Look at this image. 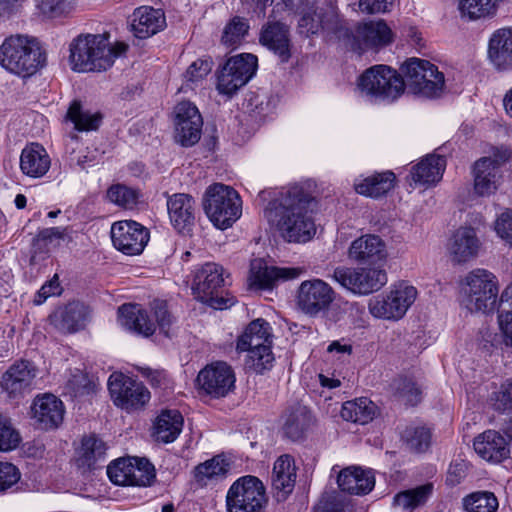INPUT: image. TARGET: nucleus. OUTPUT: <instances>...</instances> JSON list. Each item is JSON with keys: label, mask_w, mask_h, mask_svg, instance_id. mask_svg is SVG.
I'll use <instances>...</instances> for the list:
<instances>
[{"label": "nucleus", "mask_w": 512, "mask_h": 512, "mask_svg": "<svg viewBox=\"0 0 512 512\" xmlns=\"http://www.w3.org/2000/svg\"><path fill=\"white\" fill-rule=\"evenodd\" d=\"M313 196L304 184L283 188L264 210V216L281 237L288 242H307L316 233V226L309 209Z\"/></svg>", "instance_id": "obj_1"}, {"label": "nucleus", "mask_w": 512, "mask_h": 512, "mask_svg": "<svg viewBox=\"0 0 512 512\" xmlns=\"http://www.w3.org/2000/svg\"><path fill=\"white\" fill-rule=\"evenodd\" d=\"M126 49L125 44H119L116 48L110 47L104 35H80L70 44L71 68L77 72L105 71Z\"/></svg>", "instance_id": "obj_2"}, {"label": "nucleus", "mask_w": 512, "mask_h": 512, "mask_svg": "<svg viewBox=\"0 0 512 512\" xmlns=\"http://www.w3.org/2000/svg\"><path fill=\"white\" fill-rule=\"evenodd\" d=\"M45 62L46 54L36 38L11 35L0 46V65L18 76L35 74Z\"/></svg>", "instance_id": "obj_3"}, {"label": "nucleus", "mask_w": 512, "mask_h": 512, "mask_svg": "<svg viewBox=\"0 0 512 512\" xmlns=\"http://www.w3.org/2000/svg\"><path fill=\"white\" fill-rule=\"evenodd\" d=\"M272 329L270 324L258 318L249 323L237 340V350L248 352L246 368L256 374L270 370L274 363L272 352Z\"/></svg>", "instance_id": "obj_4"}, {"label": "nucleus", "mask_w": 512, "mask_h": 512, "mask_svg": "<svg viewBox=\"0 0 512 512\" xmlns=\"http://www.w3.org/2000/svg\"><path fill=\"white\" fill-rule=\"evenodd\" d=\"M360 95L371 103H393L405 91L401 74L387 65H374L357 80Z\"/></svg>", "instance_id": "obj_5"}, {"label": "nucleus", "mask_w": 512, "mask_h": 512, "mask_svg": "<svg viewBox=\"0 0 512 512\" xmlns=\"http://www.w3.org/2000/svg\"><path fill=\"white\" fill-rule=\"evenodd\" d=\"M462 302L470 312H491L498 296L497 277L488 270L474 269L461 285Z\"/></svg>", "instance_id": "obj_6"}, {"label": "nucleus", "mask_w": 512, "mask_h": 512, "mask_svg": "<svg viewBox=\"0 0 512 512\" xmlns=\"http://www.w3.org/2000/svg\"><path fill=\"white\" fill-rule=\"evenodd\" d=\"M203 208L211 222L220 229L231 227L242 213V203L237 191L220 183L206 189Z\"/></svg>", "instance_id": "obj_7"}, {"label": "nucleus", "mask_w": 512, "mask_h": 512, "mask_svg": "<svg viewBox=\"0 0 512 512\" xmlns=\"http://www.w3.org/2000/svg\"><path fill=\"white\" fill-rule=\"evenodd\" d=\"M224 269L216 263H205L194 272L192 291L195 298L214 309H227L235 303L233 296H224Z\"/></svg>", "instance_id": "obj_8"}, {"label": "nucleus", "mask_w": 512, "mask_h": 512, "mask_svg": "<svg viewBox=\"0 0 512 512\" xmlns=\"http://www.w3.org/2000/svg\"><path fill=\"white\" fill-rule=\"evenodd\" d=\"M401 71L405 88L411 93L425 98L441 95L445 85L444 75L428 60L410 58L401 66Z\"/></svg>", "instance_id": "obj_9"}, {"label": "nucleus", "mask_w": 512, "mask_h": 512, "mask_svg": "<svg viewBox=\"0 0 512 512\" xmlns=\"http://www.w3.org/2000/svg\"><path fill=\"white\" fill-rule=\"evenodd\" d=\"M298 9L301 15L298 21L300 34L310 36L323 32L340 41L345 20L340 17L335 7L331 5L318 7L316 0H306V4Z\"/></svg>", "instance_id": "obj_10"}, {"label": "nucleus", "mask_w": 512, "mask_h": 512, "mask_svg": "<svg viewBox=\"0 0 512 512\" xmlns=\"http://www.w3.org/2000/svg\"><path fill=\"white\" fill-rule=\"evenodd\" d=\"M341 31L340 41L357 53L392 42V31L383 20L357 23L353 27L345 20Z\"/></svg>", "instance_id": "obj_11"}, {"label": "nucleus", "mask_w": 512, "mask_h": 512, "mask_svg": "<svg viewBox=\"0 0 512 512\" xmlns=\"http://www.w3.org/2000/svg\"><path fill=\"white\" fill-rule=\"evenodd\" d=\"M266 503L265 487L252 475L238 478L226 495L227 512H261Z\"/></svg>", "instance_id": "obj_12"}, {"label": "nucleus", "mask_w": 512, "mask_h": 512, "mask_svg": "<svg viewBox=\"0 0 512 512\" xmlns=\"http://www.w3.org/2000/svg\"><path fill=\"white\" fill-rule=\"evenodd\" d=\"M337 267L332 279L340 286L357 295L379 291L387 283V274L380 267Z\"/></svg>", "instance_id": "obj_13"}, {"label": "nucleus", "mask_w": 512, "mask_h": 512, "mask_svg": "<svg viewBox=\"0 0 512 512\" xmlns=\"http://www.w3.org/2000/svg\"><path fill=\"white\" fill-rule=\"evenodd\" d=\"M256 69L257 57L253 54H239L230 57L218 73V92L232 96L253 77Z\"/></svg>", "instance_id": "obj_14"}, {"label": "nucleus", "mask_w": 512, "mask_h": 512, "mask_svg": "<svg viewBox=\"0 0 512 512\" xmlns=\"http://www.w3.org/2000/svg\"><path fill=\"white\" fill-rule=\"evenodd\" d=\"M108 390L114 404L126 411L141 409L150 399V392L142 383L122 373L110 375Z\"/></svg>", "instance_id": "obj_15"}, {"label": "nucleus", "mask_w": 512, "mask_h": 512, "mask_svg": "<svg viewBox=\"0 0 512 512\" xmlns=\"http://www.w3.org/2000/svg\"><path fill=\"white\" fill-rule=\"evenodd\" d=\"M417 290L413 286L399 285L386 296L369 300V312L376 318L400 319L416 299Z\"/></svg>", "instance_id": "obj_16"}, {"label": "nucleus", "mask_w": 512, "mask_h": 512, "mask_svg": "<svg viewBox=\"0 0 512 512\" xmlns=\"http://www.w3.org/2000/svg\"><path fill=\"white\" fill-rule=\"evenodd\" d=\"M296 298L299 309L314 316L329 309L335 300V291L321 279L306 280L300 284Z\"/></svg>", "instance_id": "obj_17"}, {"label": "nucleus", "mask_w": 512, "mask_h": 512, "mask_svg": "<svg viewBox=\"0 0 512 512\" xmlns=\"http://www.w3.org/2000/svg\"><path fill=\"white\" fill-rule=\"evenodd\" d=\"M146 227L132 220L119 221L111 227L114 247L126 255L140 254L149 241Z\"/></svg>", "instance_id": "obj_18"}, {"label": "nucleus", "mask_w": 512, "mask_h": 512, "mask_svg": "<svg viewBox=\"0 0 512 512\" xmlns=\"http://www.w3.org/2000/svg\"><path fill=\"white\" fill-rule=\"evenodd\" d=\"M175 140L183 147L195 145L201 138L203 120L191 102H180L174 109Z\"/></svg>", "instance_id": "obj_19"}, {"label": "nucleus", "mask_w": 512, "mask_h": 512, "mask_svg": "<svg viewBox=\"0 0 512 512\" xmlns=\"http://www.w3.org/2000/svg\"><path fill=\"white\" fill-rule=\"evenodd\" d=\"M199 388L213 398L228 395L235 387V375L225 362H216L203 368L198 376Z\"/></svg>", "instance_id": "obj_20"}, {"label": "nucleus", "mask_w": 512, "mask_h": 512, "mask_svg": "<svg viewBox=\"0 0 512 512\" xmlns=\"http://www.w3.org/2000/svg\"><path fill=\"white\" fill-rule=\"evenodd\" d=\"M36 373L31 361H16L2 374L0 388L11 399L23 397L32 390Z\"/></svg>", "instance_id": "obj_21"}, {"label": "nucleus", "mask_w": 512, "mask_h": 512, "mask_svg": "<svg viewBox=\"0 0 512 512\" xmlns=\"http://www.w3.org/2000/svg\"><path fill=\"white\" fill-rule=\"evenodd\" d=\"M303 268L267 266L262 259L251 262V285L261 289H272L279 280H290L299 277Z\"/></svg>", "instance_id": "obj_22"}, {"label": "nucleus", "mask_w": 512, "mask_h": 512, "mask_svg": "<svg viewBox=\"0 0 512 512\" xmlns=\"http://www.w3.org/2000/svg\"><path fill=\"white\" fill-rule=\"evenodd\" d=\"M167 210L172 226L180 233H188L195 224L196 201L186 193L167 196Z\"/></svg>", "instance_id": "obj_23"}, {"label": "nucleus", "mask_w": 512, "mask_h": 512, "mask_svg": "<svg viewBox=\"0 0 512 512\" xmlns=\"http://www.w3.org/2000/svg\"><path fill=\"white\" fill-rule=\"evenodd\" d=\"M348 258L358 264L376 265L386 258L385 242L378 235H362L350 244Z\"/></svg>", "instance_id": "obj_24"}, {"label": "nucleus", "mask_w": 512, "mask_h": 512, "mask_svg": "<svg viewBox=\"0 0 512 512\" xmlns=\"http://www.w3.org/2000/svg\"><path fill=\"white\" fill-rule=\"evenodd\" d=\"M31 411L38 428L43 430L57 428L63 421V403L52 394L36 397L31 406Z\"/></svg>", "instance_id": "obj_25"}, {"label": "nucleus", "mask_w": 512, "mask_h": 512, "mask_svg": "<svg viewBox=\"0 0 512 512\" xmlns=\"http://www.w3.org/2000/svg\"><path fill=\"white\" fill-rule=\"evenodd\" d=\"M260 43L277 55L282 63L291 57L290 33L287 24L268 21L261 30Z\"/></svg>", "instance_id": "obj_26"}, {"label": "nucleus", "mask_w": 512, "mask_h": 512, "mask_svg": "<svg viewBox=\"0 0 512 512\" xmlns=\"http://www.w3.org/2000/svg\"><path fill=\"white\" fill-rule=\"evenodd\" d=\"M488 59L497 71L512 70V28H501L491 35Z\"/></svg>", "instance_id": "obj_27"}, {"label": "nucleus", "mask_w": 512, "mask_h": 512, "mask_svg": "<svg viewBox=\"0 0 512 512\" xmlns=\"http://www.w3.org/2000/svg\"><path fill=\"white\" fill-rule=\"evenodd\" d=\"M480 249V241L475 229L460 227L457 229L448 244V251L455 263H466L475 258Z\"/></svg>", "instance_id": "obj_28"}, {"label": "nucleus", "mask_w": 512, "mask_h": 512, "mask_svg": "<svg viewBox=\"0 0 512 512\" xmlns=\"http://www.w3.org/2000/svg\"><path fill=\"white\" fill-rule=\"evenodd\" d=\"M295 481L296 467L294 459L288 454H283L275 461L271 475V484L277 501L286 500L294 489Z\"/></svg>", "instance_id": "obj_29"}, {"label": "nucleus", "mask_w": 512, "mask_h": 512, "mask_svg": "<svg viewBox=\"0 0 512 512\" xmlns=\"http://www.w3.org/2000/svg\"><path fill=\"white\" fill-rule=\"evenodd\" d=\"M474 190L479 196H489L498 187L500 177V162L491 157L477 160L473 167Z\"/></svg>", "instance_id": "obj_30"}, {"label": "nucleus", "mask_w": 512, "mask_h": 512, "mask_svg": "<svg viewBox=\"0 0 512 512\" xmlns=\"http://www.w3.org/2000/svg\"><path fill=\"white\" fill-rule=\"evenodd\" d=\"M473 446L482 459L496 463L508 458L510 453L506 438L494 430H487L478 435Z\"/></svg>", "instance_id": "obj_31"}, {"label": "nucleus", "mask_w": 512, "mask_h": 512, "mask_svg": "<svg viewBox=\"0 0 512 512\" xmlns=\"http://www.w3.org/2000/svg\"><path fill=\"white\" fill-rule=\"evenodd\" d=\"M166 27L165 14L161 9L141 6L133 13L132 29L140 39L151 37Z\"/></svg>", "instance_id": "obj_32"}, {"label": "nucleus", "mask_w": 512, "mask_h": 512, "mask_svg": "<svg viewBox=\"0 0 512 512\" xmlns=\"http://www.w3.org/2000/svg\"><path fill=\"white\" fill-rule=\"evenodd\" d=\"M87 318V308L79 302H71L56 309L50 316V323L62 333H73L83 328Z\"/></svg>", "instance_id": "obj_33"}, {"label": "nucleus", "mask_w": 512, "mask_h": 512, "mask_svg": "<svg viewBox=\"0 0 512 512\" xmlns=\"http://www.w3.org/2000/svg\"><path fill=\"white\" fill-rule=\"evenodd\" d=\"M283 418V435L291 441L304 439L313 423L311 412L306 406L300 404L290 407Z\"/></svg>", "instance_id": "obj_34"}, {"label": "nucleus", "mask_w": 512, "mask_h": 512, "mask_svg": "<svg viewBox=\"0 0 512 512\" xmlns=\"http://www.w3.org/2000/svg\"><path fill=\"white\" fill-rule=\"evenodd\" d=\"M445 168L446 160L444 157L429 154L412 167L411 179L416 185L430 186L442 179Z\"/></svg>", "instance_id": "obj_35"}, {"label": "nucleus", "mask_w": 512, "mask_h": 512, "mask_svg": "<svg viewBox=\"0 0 512 512\" xmlns=\"http://www.w3.org/2000/svg\"><path fill=\"white\" fill-rule=\"evenodd\" d=\"M50 165L51 159L46 149L38 143L26 145L21 152L20 168L29 177L40 178L44 176Z\"/></svg>", "instance_id": "obj_36"}, {"label": "nucleus", "mask_w": 512, "mask_h": 512, "mask_svg": "<svg viewBox=\"0 0 512 512\" xmlns=\"http://www.w3.org/2000/svg\"><path fill=\"white\" fill-rule=\"evenodd\" d=\"M339 488L349 494L365 495L375 486V478L371 471L358 467L343 469L337 478Z\"/></svg>", "instance_id": "obj_37"}, {"label": "nucleus", "mask_w": 512, "mask_h": 512, "mask_svg": "<svg viewBox=\"0 0 512 512\" xmlns=\"http://www.w3.org/2000/svg\"><path fill=\"white\" fill-rule=\"evenodd\" d=\"M118 314L121 325L139 335L149 337L156 330L155 322L138 305L124 304L119 307Z\"/></svg>", "instance_id": "obj_38"}, {"label": "nucleus", "mask_w": 512, "mask_h": 512, "mask_svg": "<svg viewBox=\"0 0 512 512\" xmlns=\"http://www.w3.org/2000/svg\"><path fill=\"white\" fill-rule=\"evenodd\" d=\"M183 427V416L178 410H165L157 417L154 425L156 441L163 443L173 442Z\"/></svg>", "instance_id": "obj_39"}, {"label": "nucleus", "mask_w": 512, "mask_h": 512, "mask_svg": "<svg viewBox=\"0 0 512 512\" xmlns=\"http://www.w3.org/2000/svg\"><path fill=\"white\" fill-rule=\"evenodd\" d=\"M394 182L395 174L387 171L364 178L362 181L354 184V189L360 195L379 198L387 194L394 187Z\"/></svg>", "instance_id": "obj_40"}, {"label": "nucleus", "mask_w": 512, "mask_h": 512, "mask_svg": "<svg viewBox=\"0 0 512 512\" xmlns=\"http://www.w3.org/2000/svg\"><path fill=\"white\" fill-rule=\"evenodd\" d=\"M376 410V405L370 399L360 397L342 405L341 417L346 421L364 425L373 420Z\"/></svg>", "instance_id": "obj_41"}, {"label": "nucleus", "mask_w": 512, "mask_h": 512, "mask_svg": "<svg viewBox=\"0 0 512 512\" xmlns=\"http://www.w3.org/2000/svg\"><path fill=\"white\" fill-rule=\"evenodd\" d=\"M498 323L504 343L512 348V284L508 285L500 296Z\"/></svg>", "instance_id": "obj_42"}, {"label": "nucleus", "mask_w": 512, "mask_h": 512, "mask_svg": "<svg viewBox=\"0 0 512 512\" xmlns=\"http://www.w3.org/2000/svg\"><path fill=\"white\" fill-rule=\"evenodd\" d=\"M432 491L433 485L431 483L401 491L395 495L394 504L402 507L404 510L413 511L427 502Z\"/></svg>", "instance_id": "obj_43"}, {"label": "nucleus", "mask_w": 512, "mask_h": 512, "mask_svg": "<svg viewBox=\"0 0 512 512\" xmlns=\"http://www.w3.org/2000/svg\"><path fill=\"white\" fill-rule=\"evenodd\" d=\"M462 504L466 512H496L499 507L495 494L484 490L466 495Z\"/></svg>", "instance_id": "obj_44"}, {"label": "nucleus", "mask_w": 512, "mask_h": 512, "mask_svg": "<svg viewBox=\"0 0 512 512\" xmlns=\"http://www.w3.org/2000/svg\"><path fill=\"white\" fill-rule=\"evenodd\" d=\"M67 118L74 123L75 129L78 131L96 130L101 123V115L99 113H90L82 110L79 101H73L70 105Z\"/></svg>", "instance_id": "obj_45"}, {"label": "nucleus", "mask_w": 512, "mask_h": 512, "mask_svg": "<svg viewBox=\"0 0 512 512\" xmlns=\"http://www.w3.org/2000/svg\"><path fill=\"white\" fill-rule=\"evenodd\" d=\"M68 236V228L51 227L41 230L32 241L34 254L48 252L50 245H59L60 240Z\"/></svg>", "instance_id": "obj_46"}, {"label": "nucleus", "mask_w": 512, "mask_h": 512, "mask_svg": "<svg viewBox=\"0 0 512 512\" xmlns=\"http://www.w3.org/2000/svg\"><path fill=\"white\" fill-rule=\"evenodd\" d=\"M97 383L87 373L76 370L67 380L64 390L71 397L89 395L95 392Z\"/></svg>", "instance_id": "obj_47"}, {"label": "nucleus", "mask_w": 512, "mask_h": 512, "mask_svg": "<svg viewBox=\"0 0 512 512\" xmlns=\"http://www.w3.org/2000/svg\"><path fill=\"white\" fill-rule=\"evenodd\" d=\"M229 471V463L220 455L196 466L195 477L198 481L225 476Z\"/></svg>", "instance_id": "obj_48"}, {"label": "nucleus", "mask_w": 512, "mask_h": 512, "mask_svg": "<svg viewBox=\"0 0 512 512\" xmlns=\"http://www.w3.org/2000/svg\"><path fill=\"white\" fill-rule=\"evenodd\" d=\"M407 447L414 452H424L430 446L431 433L425 427H407L402 433Z\"/></svg>", "instance_id": "obj_49"}, {"label": "nucleus", "mask_w": 512, "mask_h": 512, "mask_svg": "<svg viewBox=\"0 0 512 512\" xmlns=\"http://www.w3.org/2000/svg\"><path fill=\"white\" fill-rule=\"evenodd\" d=\"M249 25L247 20L235 16L225 26L221 41L227 47H234L241 43L245 35L248 33Z\"/></svg>", "instance_id": "obj_50"}, {"label": "nucleus", "mask_w": 512, "mask_h": 512, "mask_svg": "<svg viewBox=\"0 0 512 512\" xmlns=\"http://www.w3.org/2000/svg\"><path fill=\"white\" fill-rule=\"evenodd\" d=\"M395 395L406 405L414 406L421 399V390L417 384L408 377H399L394 380Z\"/></svg>", "instance_id": "obj_51"}, {"label": "nucleus", "mask_w": 512, "mask_h": 512, "mask_svg": "<svg viewBox=\"0 0 512 512\" xmlns=\"http://www.w3.org/2000/svg\"><path fill=\"white\" fill-rule=\"evenodd\" d=\"M107 198L124 209H133L138 203L139 194L125 185L115 184L107 190Z\"/></svg>", "instance_id": "obj_52"}, {"label": "nucleus", "mask_w": 512, "mask_h": 512, "mask_svg": "<svg viewBox=\"0 0 512 512\" xmlns=\"http://www.w3.org/2000/svg\"><path fill=\"white\" fill-rule=\"evenodd\" d=\"M154 479V466L147 459L133 458V470L129 486H149Z\"/></svg>", "instance_id": "obj_53"}, {"label": "nucleus", "mask_w": 512, "mask_h": 512, "mask_svg": "<svg viewBox=\"0 0 512 512\" xmlns=\"http://www.w3.org/2000/svg\"><path fill=\"white\" fill-rule=\"evenodd\" d=\"M133 470V458L118 459L107 468V474L111 482L116 485L129 486L131 472Z\"/></svg>", "instance_id": "obj_54"}, {"label": "nucleus", "mask_w": 512, "mask_h": 512, "mask_svg": "<svg viewBox=\"0 0 512 512\" xmlns=\"http://www.w3.org/2000/svg\"><path fill=\"white\" fill-rule=\"evenodd\" d=\"M21 442L19 432L13 427L11 419L0 413V451H11Z\"/></svg>", "instance_id": "obj_55"}, {"label": "nucleus", "mask_w": 512, "mask_h": 512, "mask_svg": "<svg viewBox=\"0 0 512 512\" xmlns=\"http://www.w3.org/2000/svg\"><path fill=\"white\" fill-rule=\"evenodd\" d=\"M492 405L498 412H512V378L503 382L500 388L492 394Z\"/></svg>", "instance_id": "obj_56"}, {"label": "nucleus", "mask_w": 512, "mask_h": 512, "mask_svg": "<svg viewBox=\"0 0 512 512\" xmlns=\"http://www.w3.org/2000/svg\"><path fill=\"white\" fill-rule=\"evenodd\" d=\"M212 70V62L207 59H197L187 68L184 79L188 84L201 82Z\"/></svg>", "instance_id": "obj_57"}, {"label": "nucleus", "mask_w": 512, "mask_h": 512, "mask_svg": "<svg viewBox=\"0 0 512 512\" xmlns=\"http://www.w3.org/2000/svg\"><path fill=\"white\" fill-rule=\"evenodd\" d=\"M105 449L103 441L95 436H88L82 440V457L89 465L104 455Z\"/></svg>", "instance_id": "obj_58"}, {"label": "nucleus", "mask_w": 512, "mask_h": 512, "mask_svg": "<svg viewBox=\"0 0 512 512\" xmlns=\"http://www.w3.org/2000/svg\"><path fill=\"white\" fill-rule=\"evenodd\" d=\"M37 7L42 14L57 17L70 11L71 2L69 0H37Z\"/></svg>", "instance_id": "obj_59"}, {"label": "nucleus", "mask_w": 512, "mask_h": 512, "mask_svg": "<svg viewBox=\"0 0 512 512\" xmlns=\"http://www.w3.org/2000/svg\"><path fill=\"white\" fill-rule=\"evenodd\" d=\"M152 310L155 321L160 331L166 336L169 335V329L172 324V316L167 309V304L161 300H155L152 303Z\"/></svg>", "instance_id": "obj_60"}, {"label": "nucleus", "mask_w": 512, "mask_h": 512, "mask_svg": "<svg viewBox=\"0 0 512 512\" xmlns=\"http://www.w3.org/2000/svg\"><path fill=\"white\" fill-rule=\"evenodd\" d=\"M497 235L512 247V210L502 212L495 222Z\"/></svg>", "instance_id": "obj_61"}, {"label": "nucleus", "mask_w": 512, "mask_h": 512, "mask_svg": "<svg viewBox=\"0 0 512 512\" xmlns=\"http://www.w3.org/2000/svg\"><path fill=\"white\" fill-rule=\"evenodd\" d=\"M20 479L18 468L9 462H0V492L15 485Z\"/></svg>", "instance_id": "obj_62"}, {"label": "nucleus", "mask_w": 512, "mask_h": 512, "mask_svg": "<svg viewBox=\"0 0 512 512\" xmlns=\"http://www.w3.org/2000/svg\"><path fill=\"white\" fill-rule=\"evenodd\" d=\"M61 292L60 284L58 282V276L55 275L50 281L46 282L40 290L37 292L34 303L36 305H41L46 301L50 296L59 295Z\"/></svg>", "instance_id": "obj_63"}, {"label": "nucleus", "mask_w": 512, "mask_h": 512, "mask_svg": "<svg viewBox=\"0 0 512 512\" xmlns=\"http://www.w3.org/2000/svg\"><path fill=\"white\" fill-rule=\"evenodd\" d=\"M391 5V0H359L360 10L369 14L384 13Z\"/></svg>", "instance_id": "obj_64"}]
</instances>
